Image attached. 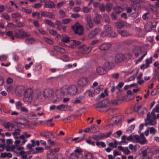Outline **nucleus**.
Wrapping results in <instances>:
<instances>
[{
  "label": "nucleus",
  "mask_w": 159,
  "mask_h": 159,
  "mask_svg": "<svg viewBox=\"0 0 159 159\" xmlns=\"http://www.w3.org/2000/svg\"><path fill=\"white\" fill-rule=\"evenodd\" d=\"M67 93L71 96L76 95L78 92V89L76 86L74 85H71L69 86L67 89Z\"/></svg>",
  "instance_id": "nucleus-5"
},
{
  "label": "nucleus",
  "mask_w": 159,
  "mask_h": 159,
  "mask_svg": "<svg viewBox=\"0 0 159 159\" xmlns=\"http://www.w3.org/2000/svg\"><path fill=\"white\" fill-rule=\"evenodd\" d=\"M115 26L118 29L122 28L125 25V22L122 21H120L115 23Z\"/></svg>",
  "instance_id": "nucleus-25"
},
{
  "label": "nucleus",
  "mask_w": 159,
  "mask_h": 159,
  "mask_svg": "<svg viewBox=\"0 0 159 159\" xmlns=\"http://www.w3.org/2000/svg\"><path fill=\"white\" fill-rule=\"evenodd\" d=\"M11 16L12 18H15L18 17H22L21 15L19 12H17L12 14Z\"/></svg>",
  "instance_id": "nucleus-43"
},
{
  "label": "nucleus",
  "mask_w": 159,
  "mask_h": 159,
  "mask_svg": "<svg viewBox=\"0 0 159 159\" xmlns=\"http://www.w3.org/2000/svg\"><path fill=\"white\" fill-rule=\"evenodd\" d=\"M139 15L137 13H133L130 15V17L133 20L135 19Z\"/></svg>",
  "instance_id": "nucleus-56"
},
{
  "label": "nucleus",
  "mask_w": 159,
  "mask_h": 159,
  "mask_svg": "<svg viewBox=\"0 0 159 159\" xmlns=\"http://www.w3.org/2000/svg\"><path fill=\"white\" fill-rule=\"evenodd\" d=\"M25 90V89L24 86L20 85L16 87L15 92L18 96L20 97L22 96Z\"/></svg>",
  "instance_id": "nucleus-9"
},
{
  "label": "nucleus",
  "mask_w": 159,
  "mask_h": 159,
  "mask_svg": "<svg viewBox=\"0 0 159 159\" xmlns=\"http://www.w3.org/2000/svg\"><path fill=\"white\" fill-rule=\"evenodd\" d=\"M99 10L102 12H104L105 10V6L103 4H101L99 7Z\"/></svg>",
  "instance_id": "nucleus-54"
},
{
  "label": "nucleus",
  "mask_w": 159,
  "mask_h": 159,
  "mask_svg": "<svg viewBox=\"0 0 159 159\" xmlns=\"http://www.w3.org/2000/svg\"><path fill=\"white\" fill-rule=\"evenodd\" d=\"M142 52V48L140 46L135 47L133 48L132 51V53L136 57H138L139 54H141Z\"/></svg>",
  "instance_id": "nucleus-8"
},
{
  "label": "nucleus",
  "mask_w": 159,
  "mask_h": 159,
  "mask_svg": "<svg viewBox=\"0 0 159 159\" xmlns=\"http://www.w3.org/2000/svg\"><path fill=\"white\" fill-rule=\"evenodd\" d=\"M133 42V41L130 39H126L124 41V43L127 45L131 44Z\"/></svg>",
  "instance_id": "nucleus-60"
},
{
  "label": "nucleus",
  "mask_w": 159,
  "mask_h": 159,
  "mask_svg": "<svg viewBox=\"0 0 159 159\" xmlns=\"http://www.w3.org/2000/svg\"><path fill=\"white\" fill-rule=\"evenodd\" d=\"M159 8V2H156L155 6L151 9L154 13L157 14L158 13V9Z\"/></svg>",
  "instance_id": "nucleus-28"
},
{
  "label": "nucleus",
  "mask_w": 159,
  "mask_h": 159,
  "mask_svg": "<svg viewBox=\"0 0 159 159\" xmlns=\"http://www.w3.org/2000/svg\"><path fill=\"white\" fill-rule=\"evenodd\" d=\"M21 130L19 129L15 130L14 132L12 133V134L15 136L20 135V133L19 131H20Z\"/></svg>",
  "instance_id": "nucleus-59"
},
{
  "label": "nucleus",
  "mask_w": 159,
  "mask_h": 159,
  "mask_svg": "<svg viewBox=\"0 0 159 159\" xmlns=\"http://www.w3.org/2000/svg\"><path fill=\"white\" fill-rule=\"evenodd\" d=\"M12 34L13 33L12 31H9L6 34L8 36L10 37L11 39L13 40L14 39V36L12 35Z\"/></svg>",
  "instance_id": "nucleus-51"
},
{
  "label": "nucleus",
  "mask_w": 159,
  "mask_h": 159,
  "mask_svg": "<svg viewBox=\"0 0 159 159\" xmlns=\"http://www.w3.org/2000/svg\"><path fill=\"white\" fill-rule=\"evenodd\" d=\"M75 153L79 157L80 156H82V150L80 149H76L74 151Z\"/></svg>",
  "instance_id": "nucleus-41"
},
{
  "label": "nucleus",
  "mask_w": 159,
  "mask_h": 159,
  "mask_svg": "<svg viewBox=\"0 0 159 159\" xmlns=\"http://www.w3.org/2000/svg\"><path fill=\"white\" fill-rule=\"evenodd\" d=\"M159 112V104H157L152 110L151 114L150 112L147 114V118L145 120L146 122L145 125L147 126L149 125H154L156 124L155 121L156 115L155 112Z\"/></svg>",
  "instance_id": "nucleus-1"
},
{
  "label": "nucleus",
  "mask_w": 159,
  "mask_h": 159,
  "mask_svg": "<svg viewBox=\"0 0 159 159\" xmlns=\"http://www.w3.org/2000/svg\"><path fill=\"white\" fill-rule=\"evenodd\" d=\"M43 92L46 98H50L53 95V92L51 89H47L43 91Z\"/></svg>",
  "instance_id": "nucleus-15"
},
{
  "label": "nucleus",
  "mask_w": 159,
  "mask_h": 159,
  "mask_svg": "<svg viewBox=\"0 0 159 159\" xmlns=\"http://www.w3.org/2000/svg\"><path fill=\"white\" fill-rule=\"evenodd\" d=\"M91 8H89L87 7H84L82 8L83 11L85 13H87L90 11Z\"/></svg>",
  "instance_id": "nucleus-62"
},
{
  "label": "nucleus",
  "mask_w": 159,
  "mask_h": 159,
  "mask_svg": "<svg viewBox=\"0 0 159 159\" xmlns=\"http://www.w3.org/2000/svg\"><path fill=\"white\" fill-rule=\"evenodd\" d=\"M44 7L45 8H54L55 7V5L54 3L50 1L48 2H46L44 6Z\"/></svg>",
  "instance_id": "nucleus-21"
},
{
  "label": "nucleus",
  "mask_w": 159,
  "mask_h": 159,
  "mask_svg": "<svg viewBox=\"0 0 159 159\" xmlns=\"http://www.w3.org/2000/svg\"><path fill=\"white\" fill-rule=\"evenodd\" d=\"M65 91L63 89L57 90L56 92V96L57 98L60 99L63 98L65 95Z\"/></svg>",
  "instance_id": "nucleus-13"
},
{
  "label": "nucleus",
  "mask_w": 159,
  "mask_h": 159,
  "mask_svg": "<svg viewBox=\"0 0 159 159\" xmlns=\"http://www.w3.org/2000/svg\"><path fill=\"white\" fill-rule=\"evenodd\" d=\"M79 157L76 154L74 153H71L70 156V159H78Z\"/></svg>",
  "instance_id": "nucleus-50"
},
{
  "label": "nucleus",
  "mask_w": 159,
  "mask_h": 159,
  "mask_svg": "<svg viewBox=\"0 0 159 159\" xmlns=\"http://www.w3.org/2000/svg\"><path fill=\"white\" fill-rule=\"evenodd\" d=\"M106 100H104L101 101L97 104L95 105V107L96 108H99V107H106L107 106L104 103H103L105 102V101H106Z\"/></svg>",
  "instance_id": "nucleus-27"
},
{
  "label": "nucleus",
  "mask_w": 159,
  "mask_h": 159,
  "mask_svg": "<svg viewBox=\"0 0 159 159\" xmlns=\"http://www.w3.org/2000/svg\"><path fill=\"white\" fill-rule=\"evenodd\" d=\"M36 116V115L33 112H31L27 114V117L29 119H32Z\"/></svg>",
  "instance_id": "nucleus-39"
},
{
  "label": "nucleus",
  "mask_w": 159,
  "mask_h": 159,
  "mask_svg": "<svg viewBox=\"0 0 159 159\" xmlns=\"http://www.w3.org/2000/svg\"><path fill=\"white\" fill-rule=\"evenodd\" d=\"M88 82V80L87 78H81L78 81V85L80 86H84L87 84Z\"/></svg>",
  "instance_id": "nucleus-14"
},
{
  "label": "nucleus",
  "mask_w": 159,
  "mask_h": 159,
  "mask_svg": "<svg viewBox=\"0 0 159 159\" xmlns=\"http://www.w3.org/2000/svg\"><path fill=\"white\" fill-rule=\"evenodd\" d=\"M70 38L67 36L63 37L61 41L65 43H67L70 41Z\"/></svg>",
  "instance_id": "nucleus-58"
},
{
  "label": "nucleus",
  "mask_w": 159,
  "mask_h": 159,
  "mask_svg": "<svg viewBox=\"0 0 159 159\" xmlns=\"http://www.w3.org/2000/svg\"><path fill=\"white\" fill-rule=\"evenodd\" d=\"M102 40H95L93 41L91 43V44L92 45H94L99 42H102Z\"/></svg>",
  "instance_id": "nucleus-63"
},
{
  "label": "nucleus",
  "mask_w": 159,
  "mask_h": 159,
  "mask_svg": "<svg viewBox=\"0 0 159 159\" xmlns=\"http://www.w3.org/2000/svg\"><path fill=\"white\" fill-rule=\"evenodd\" d=\"M15 126L19 128H21L22 125L25 126V124L24 123L21 122H15Z\"/></svg>",
  "instance_id": "nucleus-57"
},
{
  "label": "nucleus",
  "mask_w": 159,
  "mask_h": 159,
  "mask_svg": "<svg viewBox=\"0 0 159 159\" xmlns=\"http://www.w3.org/2000/svg\"><path fill=\"white\" fill-rule=\"evenodd\" d=\"M86 20L87 22L86 24L87 29L89 30L93 28V25L90 15H88L86 16Z\"/></svg>",
  "instance_id": "nucleus-6"
},
{
  "label": "nucleus",
  "mask_w": 159,
  "mask_h": 159,
  "mask_svg": "<svg viewBox=\"0 0 159 159\" xmlns=\"http://www.w3.org/2000/svg\"><path fill=\"white\" fill-rule=\"evenodd\" d=\"M25 42L28 44H32L34 42V40L33 38H31L30 39H25Z\"/></svg>",
  "instance_id": "nucleus-46"
},
{
  "label": "nucleus",
  "mask_w": 159,
  "mask_h": 159,
  "mask_svg": "<svg viewBox=\"0 0 159 159\" xmlns=\"http://www.w3.org/2000/svg\"><path fill=\"white\" fill-rule=\"evenodd\" d=\"M113 7L112 4L110 3H107L106 4L105 9L108 12H110L112 10Z\"/></svg>",
  "instance_id": "nucleus-31"
},
{
  "label": "nucleus",
  "mask_w": 159,
  "mask_h": 159,
  "mask_svg": "<svg viewBox=\"0 0 159 159\" xmlns=\"http://www.w3.org/2000/svg\"><path fill=\"white\" fill-rule=\"evenodd\" d=\"M135 139L137 142L140 143L142 144H144L143 141H141V138L138 135H136L134 136V139Z\"/></svg>",
  "instance_id": "nucleus-30"
},
{
  "label": "nucleus",
  "mask_w": 159,
  "mask_h": 159,
  "mask_svg": "<svg viewBox=\"0 0 159 159\" xmlns=\"http://www.w3.org/2000/svg\"><path fill=\"white\" fill-rule=\"evenodd\" d=\"M23 103L20 101H18L16 102V108L18 109H21L22 107Z\"/></svg>",
  "instance_id": "nucleus-47"
},
{
  "label": "nucleus",
  "mask_w": 159,
  "mask_h": 159,
  "mask_svg": "<svg viewBox=\"0 0 159 159\" xmlns=\"http://www.w3.org/2000/svg\"><path fill=\"white\" fill-rule=\"evenodd\" d=\"M45 22L46 24L52 27H55L54 23L51 20L48 19H46L45 20Z\"/></svg>",
  "instance_id": "nucleus-36"
},
{
  "label": "nucleus",
  "mask_w": 159,
  "mask_h": 159,
  "mask_svg": "<svg viewBox=\"0 0 159 159\" xmlns=\"http://www.w3.org/2000/svg\"><path fill=\"white\" fill-rule=\"evenodd\" d=\"M55 24L57 25V30H61V27H62V26L61 22L57 20L56 21Z\"/></svg>",
  "instance_id": "nucleus-42"
},
{
  "label": "nucleus",
  "mask_w": 159,
  "mask_h": 159,
  "mask_svg": "<svg viewBox=\"0 0 159 159\" xmlns=\"http://www.w3.org/2000/svg\"><path fill=\"white\" fill-rule=\"evenodd\" d=\"M115 12L116 14H119L123 11V8L119 6H116L114 8Z\"/></svg>",
  "instance_id": "nucleus-29"
},
{
  "label": "nucleus",
  "mask_w": 159,
  "mask_h": 159,
  "mask_svg": "<svg viewBox=\"0 0 159 159\" xmlns=\"http://www.w3.org/2000/svg\"><path fill=\"white\" fill-rule=\"evenodd\" d=\"M30 35L27 32L22 30H20L16 33L15 36L19 39H24L25 38H28Z\"/></svg>",
  "instance_id": "nucleus-4"
},
{
  "label": "nucleus",
  "mask_w": 159,
  "mask_h": 159,
  "mask_svg": "<svg viewBox=\"0 0 159 159\" xmlns=\"http://www.w3.org/2000/svg\"><path fill=\"white\" fill-rule=\"evenodd\" d=\"M123 101V100L120 99L112 100L109 101V103L111 105L116 106L121 103Z\"/></svg>",
  "instance_id": "nucleus-18"
},
{
  "label": "nucleus",
  "mask_w": 159,
  "mask_h": 159,
  "mask_svg": "<svg viewBox=\"0 0 159 159\" xmlns=\"http://www.w3.org/2000/svg\"><path fill=\"white\" fill-rule=\"evenodd\" d=\"M104 66L105 67L108 69H111L114 67L113 63H110L108 62H106L104 63Z\"/></svg>",
  "instance_id": "nucleus-33"
},
{
  "label": "nucleus",
  "mask_w": 159,
  "mask_h": 159,
  "mask_svg": "<svg viewBox=\"0 0 159 159\" xmlns=\"http://www.w3.org/2000/svg\"><path fill=\"white\" fill-rule=\"evenodd\" d=\"M103 86L102 85H100L94 90V92L97 94H98L101 90L103 89Z\"/></svg>",
  "instance_id": "nucleus-52"
},
{
  "label": "nucleus",
  "mask_w": 159,
  "mask_h": 159,
  "mask_svg": "<svg viewBox=\"0 0 159 159\" xmlns=\"http://www.w3.org/2000/svg\"><path fill=\"white\" fill-rule=\"evenodd\" d=\"M33 93V91L31 89H28L25 90L24 93V101L28 103L31 102L32 99V96Z\"/></svg>",
  "instance_id": "nucleus-2"
},
{
  "label": "nucleus",
  "mask_w": 159,
  "mask_h": 159,
  "mask_svg": "<svg viewBox=\"0 0 159 159\" xmlns=\"http://www.w3.org/2000/svg\"><path fill=\"white\" fill-rule=\"evenodd\" d=\"M159 66L155 68L154 70L153 75L154 76L155 79H158V81L159 82Z\"/></svg>",
  "instance_id": "nucleus-24"
},
{
  "label": "nucleus",
  "mask_w": 159,
  "mask_h": 159,
  "mask_svg": "<svg viewBox=\"0 0 159 159\" xmlns=\"http://www.w3.org/2000/svg\"><path fill=\"white\" fill-rule=\"evenodd\" d=\"M111 44L109 43H104L101 45L100 49L102 51L108 50L111 47Z\"/></svg>",
  "instance_id": "nucleus-17"
},
{
  "label": "nucleus",
  "mask_w": 159,
  "mask_h": 159,
  "mask_svg": "<svg viewBox=\"0 0 159 159\" xmlns=\"http://www.w3.org/2000/svg\"><path fill=\"white\" fill-rule=\"evenodd\" d=\"M72 28L75 34L79 35H81L83 34V27L78 22H76L72 27Z\"/></svg>",
  "instance_id": "nucleus-3"
},
{
  "label": "nucleus",
  "mask_w": 159,
  "mask_h": 159,
  "mask_svg": "<svg viewBox=\"0 0 159 159\" xmlns=\"http://www.w3.org/2000/svg\"><path fill=\"white\" fill-rule=\"evenodd\" d=\"M97 73L100 75H103L106 73V70L103 67H98L96 69Z\"/></svg>",
  "instance_id": "nucleus-22"
},
{
  "label": "nucleus",
  "mask_w": 159,
  "mask_h": 159,
  "mask_svg": "<svg viewBox=\"0 0 159 159\" xmlns=\"http://www.w3.org/2000/svg\"><path fill=\"white\" fill-rule=\"evenodd\" d=\"M118 33L122 36H127L130 35V34L125 30H119Z\"/></svg>",
  "instance_id": "nucleus-32"
},
{
  "label": "nucleus",
  "mask_w": 159,
  "mask_h": 159,
  "mask_svg": "<svg viewBox=\"0 0 159 159\" xmlns=\"http://www.w3.org/2000/svg\"><path fill=\"white\" fill-rule=\"evenodd\" d=\"M92 154L90 153H87L85 155V159H92L93 158Z\"/></svg>",
  "instance_id": "nucleus-55"
},
{
  "label": "nucleus",
  "mask_w": 159,
  "mask_h": 159,
  "mask_svg": "<svg viewBox=\"0 0 159 159\" xmlns=\"http://www.w3.org/2000/svg\"><path fill=\"white\" fill-rule=\"evenodd\" d=\"M96 144L98 147L101 145L102 148H105L106 146L105 143L103 142H99L97 141L96 142Z\"/></svg>",
  "instance_id": "nucleus-49"
},
{
  "label": "nucleus",
  "mask_w": 159,
  "mask_h": 159,
  "mask_svg": "<svg viewBox=\"0 0 159 159\" xmlns=\"http://www.w3.org/2000/svg\"><path fill=\"white\" fill-rule=\"evenodd\" d=\"M152 153L153 154H156L159 152V148L158 147L155 146L152 148Z\"/></svg>",
  "instance_id": "nucleus-40"
},
{
  "label": "nucleus",
  "mask_w": 159,
  "mask_h": 159,
  "mask_svg": "<svg viewBox=\"0 0 159 159\" xmlns=\"http://www.w3.org/2000/svg\"><path fill=\"white\" fill-rule=\"evenodd\" d=\"M2 16L6 20H9L10 19V16L6 13H3L2 15Z\"/></svg>",
  "instance_id": "nucleus-53"
},
{
  "label": "nucleus",
  "mask_w": 159,
  "mask_h": 159,
  "mask_svg": "<svg viewBox=\"0 0 159 159\" xmlns=\"http://www.w3.org/2000/svg\"><path fill=\"white\" fill-rule=\"evenodd\" d=\"M101 16L97 13L96 14L95 16L94 17L93 20L95 24L97 25H99L101 23Z\"/></svg>",
  "instance_id": "nucleus-16"
},
{
  "label": "nucleus",
  "mask_w": 159,
  "mask_h": 159,
  "mask_svg": "<svg viewBox=\"0 0 159 159\" xmlns=\"http://www.w3.org/2000/svg\"><path fill=\"white\" fill-rule=\"evenodd\" d=\"M4 126L6 129H8V130H11L12 128L14 127V125L11 124L9 122L4 124Z\"/></svg>",
  "instance_id": "nucleus-26"
},
{
  "label": "nucleus",
  "mask_w": 159,
  "mask_h": 159,
  "mask_svg": "<svg viewBox=\"0 0 159 159\" xmlns=\"http://www.w3.org/2000/svg\"><path fill=\"white\" fill-rule=\"evenodd\" d=\"M90 50V49H89V47H86L81 51L80 52L82 54H84L88 53Z\"/></svg>",
  "instance_id": "nucleus-37"
},
{
  "label": "nucleus",
  "mask_w": 159,
  "mask_h": 159,
  "mask_svg": "<svg viewBox=\"0 0 159 159\" xmlns=\"http://www.w3.org/2000/svg\"><path fill=\"white\" fill-rule=\"evenodd\" d=\"M145 29L146 31L149 32L152 29V23L148 22L145 26Z\"/></svg>",
  "instance_id": "nucleus-23"
},
{
  "label": "nucleus",
  "mask_w": 159,
  "mask_h": 159,
  "mask_svg": "<svg viewBox=\"0 0 159 159\" xmlns=\"http://www.w3.org/2000/svg\"><path fill=\"white\" fill-rule=\"evenodd\" d=\"M104 28L107 32H109L112 30L111 26L109 25H104Z\"/></svg>",
  "instance_id": "nucleus-44"
},
{
  "label": "nucleus",
  "mask_w": 159,
  "mask_h": 159,
  "mask_svg": "<svg viewBox=\"0 0 159 159\" xmlns=\"http://www.w3.org/2000/svg\"><path fill=\"white\" fill-rule=\"evenodd\" d=\"M59 13L61 18L64 17L66 16L65 12L62 10H60L59 11Z\"/></svg>",
  "instance_id": "nucleus-64"
},
{
  "label": "nucleus",
  "mask_w": 159,
  "mask_h": 159,
  "mask_svg": "<svg viewBox=\"0 0 159 159\" xmlns=\"http://www.w3.org/2000/svg\"><path fill=\"white\" fill-rule=\"evenodd\" d=\"M100 30L98 28H95L94 30H92L89 34L88 37L89 39L94 38L96 37L97 34L100 32Z\"/></svg>",
  "instance_id": "nucleus-7"
},
{
  "label": "nucleus",
  "mask_w": 159,
  "mask_h": 159,
  "mask_svg": "<svg viewBox=\"0 0 159 159\" xmlns=\"http://www.w3.org/2000/svg\"><path fill=\"white\" fill-rule=\"evenodd\" d=\"M124 56L122 54H118L116 55L115 58V61L117 63L120 62L124 59Z\"/></svg>",
  "instance_id": "nucleus-19"
},
{
  "label": "nucleus",
  "mask_w": 159,
  "mask_h": 159,
  "mask_svg": "<svg viewBox=\"0 0 159 159\" xmlns=\"http://www.w3.org/2000/svg\"><path fill=\"white\" fill-rule=\"evenodd\" d=\"M31 136L30 134H28L27 132H24L22 135H20L19 137H15L14 138L16 139H18L19 138L24 140L25 138H27Z\"/></svg>",
  "instance_id": "nucleus-20"
},
{
  "label": "nucleus",
  "mask_w": 159,
  "mask_h": 159,
  "mask_svg": "<svg viewBox=\"0 0 159 159\" xmlns=\"http://www.w3.org/2000/svg\"><path fill=\"white\" fill-rule=\"evenodd\" d=\"M147 54V52L145 51L143 55L140 57H139L137 61L136 62H139L140 61L144 58V57Z\"/></svg>",
  "instance_id": "nucleus-61"
},
{
  "label": "nucleus",
  "mask_w": 159,
  "mask_h": 159,
  "mask_svg": "<svg viewBox=\"0 0 159 159\" xmlns=\"http://www.w3.org/2000/svg\"><path fill=\"white\" fill-rule=\"evenodd\" d=\"M35 150H36L34 152L35 154L42 153L43 151V147H36L35 148Z\"/></svg>",
  "instance_id": "nucleus-38"
},
{
  "label": "nucleus",
  "mask_w": 159,
  "mask_h": 159,
  "mask_svg": "<svg viewBox=\"0 0 159 159\" xmlns=\"http://www.w3.org/2000/svg\"><path fill=\"white\" fill-rule=\"evenodd\" d=\"M71 21V20L70 19L67 18L62 19L61 20V21L63 24H66L69 23Z\"/></svg>",
  "instance_id": "nucleus-48"
},
{
  "label": "nucleus",
  "mask_w": 159,
  "mask_h": 159,
  "mask_svg": "<svg viewBox=\"0 0 159 159\" xmlns=\"http://www.w3.org/2000/svg\"><path fill=\"white\" fill-rule=\"evenodd\" d=\"M41 15L42 16H44L50 19H54L55 17V15L52 12L48 11H42L41 12Z\"/></svg>",
  "instance_id": "nucleus-11"
},
{
  "label": "nucleus",
  "mask_w": 159,
  "mask_h": 159,
  "mask_svg": "<svg viewBox=\"0 0 159 159\" xmlns=\"http://www.w3.org/2000/svg\"><path fill=\"white\" fill-rule=\"evenodd\" d=\"M36 97L39 101H44L46 99L43 92H40L39 90L36 91Z\"/></svg>",
  "instance_id": "nucleus-10"
},
{
  "label": "nucleus",
  "mask_w": 159,
  "mask_h": 159,
  "mask_svg": "<svg viewBox=\"0 0 159 159\" xmlns=\"http://www.w3.org/2000/svg\"><path fill=\"white\" fill-rule=\"evenodd\" d=\"M50 136H53V138H54V136L51 132H46L44 134L43 136L45 137L50 139Z\"/></svg>",
  "instance_id": "nucleus-45"
},
{
  "label": "nucleus",
  "mask_w": 159,
  "mask_h": 159,
  "mask_svg": "<svg viewBox=\"0 0 159 159\" xmlns=\"http://www.w3.org/2000/svg\"><path fill=\"white\" fill-rule=\"evenodd\" d=\"M114 143L112 142H111L109 143V146L110 147H112L113 148H116L117 147V145L118 144V142L117 141L116 139H113Z\"/></svg>",
  "instance_id": "nucleus-34"
},
{
  "label": "nucleus",
  "mask_w": 159,
  "mask_h": 159,
  "mask_svg": "<svg viewBox=\"0 0 159 159\" xmlns=\"http://www.w3.org/2000/svg\"><path fill=\"white\" fill-rule=\"evenodd\" d=\"M103 18L104 21L106 23H110V20L109 16L107 14H104L103 15Z\"/></svg>",
  "instance_id": "nucleus-35"
},
{
  "label": "nucleus",
  "mask_w": 159,
  "mask_h": 159,
  "mask_svg": "<svg viewBox=\"0 0 159 159\" xmlns=\"http://www.w3.org/2000/svg\"><path fill=\"white\" fill-rule=\"evenodd\" d=\"M85 97L84 95H81L76 97L74 100L72 101L73 104H82V100L84 99Z\"/></svg>",
  "instance_id": "nucleus-12"
}]
</instances>
